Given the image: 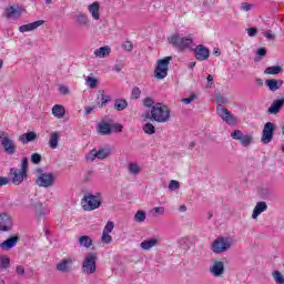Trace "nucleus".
Here are the masks:
<instances>
[{"label":"nucleus","mask_w":284,"mask_h":284,"mask_svg":"<svg viewBox=\"0 0 284 284\" xmlns=\"http://www.w3.org/2000/svg\"><path fill=\"white\" fill-rule=\"evenodd\" d=\"M16 274H18V276H23V274H26V268L21 265L17 266Z\"/></svg>","instance_id":"bf43d9fd"},{"label":"nucleus","mask_w":284,"mask_h":284,"mask_svg":"<svg viewBox=\"0 0 284 284\" xmlns=\"http://www.w3.org/2000/svg\"><path fill=\"white\" fill-rule=\"evenodd\" d=\"M194 54L197 61H207L210 59V49L203 44H200L194 49Z\"/></svg>","instance_id":"ddd939ff"},{"label":"nucleus","mask_w":284,"mask_h":284,"mask_svg":"<svg viewBox=\"0 0 284 284\" xmlns=\"http://www.w3.org/2000/svg\"><path fill=\"white\" fill-rule=\"evenodd\" d=\"M41 161H43V156H41V154L39 153L31 154V163H33L34 165H39Z\"/></svg>","instance_id":"a18cd8bd"},{"label":"nucleus","mask_w":284,"mask_h":284,"mask_svg":"<svg viewBox=\"0 0 284 284\" xmlns=\"http://www.w3.org/2000/svg\"><path fill=\"white\" fill-rule=\"evenodd\" d=\"M151 121H156V123H168L170 121V108L165 104H154L151 108Z\"/></svg>","instance_id":"f03ea898"},{"label":"nucleus","mask_w":284,"mask_h":284,"mask_svg":"<svg viewBox=\"0 0 284 284\" xmlns=\"http://www.w3.org/2000/svg\"><path fill=\"white\" fill-rule=\"evenodd\" d=\"M257 32H258V30H256V28H248L247 29L248 37H256Z\"/></svg>","instance_id":"e2e57ef3"},{"label":"nucleus","mask_w":284,"mask_h":284,"mask_svg":"<svg viewBox=\"0 0 284 284\" xmlns=\"http://www.w3.org/2000/svg\"><path fill=\"white\" fill-rule=\"evenodd\" d=\"M82 272L87 275L97 273V253H89L85 255L82 263Z\"/></svg>","instance_id":"6e6552de"},{"label":"nucleus","mask_w":284,"mask_h":284,"mask_svg":"<svg viewBox=\"0 0 284 284\" xmlns=\"http://www.w3.org/2000/svg\"><path fill=\"white\" fill-rule=\"evenodd\" d=\"M128 108V101L123 99H118L114 101V110H118V112H122V110H125Z\"/></svg>","instance_id":"4c0bfd02"},{"label":"nucleus","mask_w":284,"mask_h":284,"mask_svg":"<svg viewBox=\"0 0 284 284\" xmlns=\"http://www.w3.org/2000/svg\"><path fill=\"white\" fill-rule=\"evenodd\" d=\"M0 145L4 154H8L9 156L17 154V150H18L17 142L10 139V135L8 134V132L0 131Z\"/></svg>","instance_id":"39448f33"},{"label":"nucleus","mask_w":284,"mask_h":284,"mask_svg":"<svg viewBox=\"0 0 284 284\" xmlns=\"http://www.w3.org/2000/svg\"><path fill=\"white\" fill-rule=\"evenodd\" d=\"M253 139L254 138L252 136V134H243L242 138L240 139V143L244 148H247L248 145L252 144Z\"/></svg>","instance_id":"ea45409f"},{"label":"nucleus","mask_w":284,"mask_h":284,"mask_svg":"<svg viewBox=\"0 0 284 284\" xmlns=\"http://www.w3.org/2000/svg\"><path fill=\"white\" fill-rule=\"evenodd\" d=\"M283 80L276 79H268L265 81V85L271 92H277V90H281L283 88Z\"/></svg>","instance_id":"aec40b11"},{"label":"nucleus","mask_w":284,"mask_h":284,"mask_svg":"<svg viewBox=\"0 0 284 284\" xmlns=\"http://www.w3.org/2000/svg\"><path fill=\"white\" fill-rule=\"evenodd\" d=\"M141 98V89L139 87H135L132 89L131 99H140Z\"/></svg>","instance_id":"864d4df0"},{"label":"nucleus","mask_w":284,"mask_h":284,"mask_svg":"<svg viewBox=\"0 0 284 284\" xmlns=\"http://www.w3.org/2000/svg\"><path fill=\"white\" fill-rule=\"evenodd\" d=\"M284 105V98L274 100L268 108V114H278Z\"/></svg>","instance_id":"4be33fe9"},{"label":"nucleus","mask_w":284,"mask_h":284,"mask_svg":"<svg viewBox=\"0 0 284 284\" xmlns=\"http://www.w3.org/2000/svg\"><path fill=\"white\" fill-rule=\"evenodd\" d=\"M97 149L91 150L89 153L85 154V161L87 163H94L97 161Z\"/></svg>","instance_id":"a19ab883"},{"label":"nucleus","mask_w":284,"mask_h":284,"mask_svg":"<svg viewBox=\"0 0 284 284\" xmlns=\"http://www.w3.org/2000/svg\"><path fill=\"white\" fill-rule=\"evenodd\" d=\"M8 183H9L8 178L0 176V187H2V185H8Z\"/></svg>","instance_id":"338daca9"},{"label":"nucleus","mask_w":284,"mask_h":284,"mask_svg":"<svg viewBox=\"0 0 284 284\" xmlns=\"http://www.w3.org/2000/svg\"><path fill=\"white\" fill-rule=\"evenodd\" d=\"M26 12V9L21 6H11L7 8L6 10V17L7 19H10L11 21H18V19H21L23 17V13Z\"/></svg>","instance_id":"9d476101"},{"label":"nucleus","mask_w":284,"mask_h":284,"mask_svg":"<svg viewBox=\"0 0 284 284\" xmlns=\"http://www.w3.org/2000/svg\"><path fill=\"white\" fill-rule=\"evenodd\" d=\"M170 61H172V57H165L156 61L154 69L155 79L163 80L165 77H168V72L170 70Z\"/></svg>","instance_id":"0eeeda50"},{"label":"nucleus","mask_w":284,"mask_h":284,"mask_svg":"<svg viewBox=\"0 0 284 284\" xmlns=\"http://www.w3.org/2000/svg\"><path fill=\"white\" fill-rule=\"evenodd\" d=\"M121 70H123V64L122 63H118L113 67L114 72H121Z\"/></svg>","instance_id":"69168bd1"},{"label":"nucleus","mask_w":284,"mask_h":284,"mask_svg":"<svg viewBox=\"0 0 284 284\" xmlns=\"http://www.w3.org/2000/svg\"><path fill=\"white\" fill-rule=\"evenodd\" d=\"M110 52L112 50L109 45L100 47L99 49H95L93 54L97 57V59H105V57H110Z\"/></svg>","instance_id":"a878e982"},{"label":"nucleus","mask_w":284,"mask_h":284,"mask_svg":"<svg viewBox=\"0 0 284 284\" xmlns=\"http://www.w3.org/2000/svg\"><path fill=\"white\" fill-rule=\"evenodd\" d=\"M75 21L78 26H90V18L81 11L75 14Z\"/></svg>","instance_id":"7c9ffc66"},{"label":"nucleus","mask_w":284,"mask_h":284,"mask_svg":"<svg viewBox=\"0 0 284 284\" xmlns=\"http://www.w3.org/2000/svg\"><path fill=\"white\" fill-rule=\"evenodd\" d=\"M233 245H234V237L220 236L212 242L211 250L213 254H223L227 252V250H232Z\"/></svg>","instance_id":"f257e3e1"},{"label":"nucleus","mask_w":284,"mask_h":284,"mask_svg":"<svg viewBox=\"0 0 284 284\" xmlns=\"http://www.w3.org/2000/svg\"><path fill=\"white\" fill-rule=\"evenodd\" d=\"M110 95L105 94V90H100L98 95V105L99 108H105L110 103Z\"/></svg>","instance_id":"bb28decb"},{"label":"nucleus","mask_w":284,"mask_h":284,"mask_svg":"<svg viewBox=\"0 0 284 284\" xmlns=\"http://www.w3.org/2000/svg\"><path fill=\"white\" fill-rule=\"evenodd\" d=\"M84 81L85 85L91 89L98 88L99 85V79H97V77H94L93 74L87 77L84 75Z\"/></svg>","instance_id":"473e14b6"},{"label":"nucleus","mask_w":284,"mask_h":284,"mask_svg":"<svg viewBox=\"0 0 284 284\" xmlns=\"http://www.w3.org/2000/svg\"><path fill=\"white\" fill-rule=\"evenodd\" d=\"M181 183L176 180H171L169 183V190L170 192H176V190H180Z\"/></svg>","instance_id":"c03bdc74"},{"label":"nucleus","mask_w":284,"mask_h":284,"mask_svg":"<svg viewBox=\"0 0 284 284\" xmlns=\"http://www.w3.org/2000/svg\"><path fill=\"white\" fill-rule=\"evenodd\" d=\"M22 172L28 173V158H23L21 162V169H19Z\"/></svg>","instance_id":"5fc2aeb1"},{"label":"nucleus","mask_w":284,"mask_h":284,"mask_svg":"<svg viewBox=\"0 0 284 284\" xmlns=\"http://www.w3.org/2000/svg\"><path fill=\"white\" fill-rule=\"evenodd\" d=\"M282 68L280 65H273L265 69L264 74H281Z\"/></svg>","instance_id":"79ce46f5"},{"label":"nucleus","mask_w":284,"mask_h":284,"mask_svg":"<svg viewBox=\"0 0 284 284\" xmlns=\"http://www.w3.org/2000/svg\"><path fill=\"white\" fill-rule=\"evenodd\" d=\"M216 112L222 121L227 123V125H236V123H239V119H236V116H234V114H232V112H230V110H227L225 106H216Z\"/></svg>","instance_id":"1a4fd4ad"},{"label":"nucleus","mask_w":284,"mask_h":284,"mask_svg":"<svg viewBox=\"0 0 284 284\" xmlns=\"http://www.w3.org/2000/svg\"><path fill=\"white\" fill-rule=\"evenodd\" d=\"M98 132L103 136H108V134H112V124L102 121L98 124Z\"/></svg>","instance_id":"b1692460"},{"label":"nucleus","mask_w":284,"mask_h":284,"mask_svg":"<svg viewBox=\"0 0 284 284\" xmlns=\"http://www.w3.org/2000/svg\"><path fill=\"white\" fill-rule=\"evenodd\" d=\"M215 103L217 108H221V105H227V103H230V99H227V95L223 93H215Z\"/></svg>","instance_id":"f704fd0d"},{"label":"nucleus","mask_w":284,"mask_h":284,"mask_svg":"<svg viewBox=\"0 0 284 284\" xmlns=\"http://www.w3.org/2000/svg\"><path fill=\"white\" fill-rule=\"evenodd\" d=\"M113 230H114V222L109 221V222L105 224V226H104V229H103V232L106 233V234H111V232H113Z\"/></svg>","instance_id":"3c124183"},{"label":"nucleus","mask_w":284,"mask_h":284,"mask_svg":"<svg viewBox=\"0 0 284 284\" xmlns=\"http://www.w3.org/2000/svg\"><path fill=\"white\" fill-rule=\"evenodd\" d=\"M192 101H196V93H191L189 98L182 99V103H184V105H190Z\"/></svg>","instance_id":"8fccbe9b"},{"label":"nucleus","mask_w":284,"mask_h":284,"mask_svg":"<svg viewBox=\"0 0 284 284\" xmlns=\"http://www.w3.org/2000/svg\"><path fill=\"white\" fill-rule=\"evenodd\" d=\"M265 54H267V50L265 48L257 49L255 61H260L261 57H265Z\"/></svg>","instance_id":"603ef678"},{"label":"nucleus","mask_w":284,"mask_h":284,"mask_svg":"<svg viewBox=\"0 0 284 284\" xmlns=\"http://www.w3.org/2000/svg\"><path fill=\"white\" fill-rule=\"evenodd\" d=\"M60 134L59 132L54 131L50 134L49 138V148H51V150H57V148H59V139H60Z\"/></svg>","instance_id":"c756f323"},{"label":"nucleus","mask_w":284,"mask_h":284,"mask_svg":"<svg viewBox=\"0 0 284 284\" xmlns=\"http://www.w3.org/2000/svg\"><path fill=\"white\" fill-rule=\"evenodd\" d=\"M36 184L39 187H52L57 183V175L52 172H43L41 168L36 170Z\"/></svg>","instance_id":"7ed1b4c3"},{"label":"nucleus","mask_w":284,"mask_h":284,"mask_svg":"<svg viewBox=\"0 0 284 284\" xmlns=\"http://www.w3.org/2000/svg\"><path fill=\"white\" fill-rule=\"evenodd\" d=\"M73 263H74V258L73 257L62 258L57 264V270H58V272H70V270H72V264Z\"/></svg>","instance_id":"a211bd4d"},{"label":"nucleus","mask_w":284,"mask_h":284,"mask_svg":"<svg viewBox=\"0 0 284 284\" xmlns=\"http://www.w3.org/2000/svg\"><path fill=\"white\" fill-rule=\"evenodd\" d=\"M43 23V20H38L28 24H22L19 27V32H21L22 34H24V32H32L37 30V28H41Z\"/></svg>","instance_id":"6ab92c4d"},{"label":"nucleus","mask_w":284,"mask_h":284,"mask_svg":"<svg viewBox=\"0 0 284 284\" xmlns=\"http://www.w3.org/2000/svg\"><path fill=\"white\" fill-rule=\"evenodd\" d=\"M10 176L13 185H21L22 181H26L28 173L21 171L20 169H11Z\"/></svg>","instance_id":"f8f14e48"},{"label":"nucleus","mask_w":284,"mask_h":284,"mask_svg":"<svg viewBox=\"0 0 284 284\" xmlns=\"http://www.w3.org/2000/svg\"><path fill=\"white\" fill-rule=\"evenodd\" d=\"M59 90H60L61 94H68V92H70V90L65 85L60 87Z\"/></svg>","instance_id":"774afa93"},{"label":"nucleus","mask_w":284,"mask_h":284,"mask_svg":"<svg viewBox=\"0 0 284 284\" xmlns=\"http://www.w3.org/2000/svg\"><path fill=\"white\" fill-rule=\"evenodd\" d=\"M272 278L274 280L275 284H284V275L281 271L275 270L271 274Z\"/></svg>","instance_id":"c9c22d12"},{"label":"nucleus","mask_w":284,"mask_h":284,"mask_svg":"<svg viewBox=\"0 0 284 284\" xmlns=\"http://www.w3.org/2000/svg\"><path fill=\"white\" fill-rule=\"evenodd\" d=\"M267 211V203L265 202H257L253 213H252V219L256 220L258 219V216H261V214H263V212Z\"/></svg>","instance_id":"5701e85b"},{"label":"nucleus","mask_w":284,"mask_h":284,"mask_svg":"<svg viewBox=\"0 0 284 284\" xmlns=\"http://www.w3.org/2000/svg\"><path fill=\"white\" fill-rule=\"evenodd\" d=\"M51 113L55 119H63L65 116V108L61 104H55L52 106Z\"/></svg>","instance_id":"c85d7f7f"},{"label":"nucleus","mask_w":284,"mask_h":284,"mask_svg":"<svg viewBox=\"0 0 284 284\" xmlns=\"http://www.w3.org/2000/svg\"><path fill=\"white\" fill-rule=\"evenodd\" d=\"M142 130L144 134H149V135L155 134L156 132V128L154 126V124L150 122L144 123V125L142 126Z\"/></svg>","instance_id":"58836bf2"},{"label":"nucleus","mask_w":284,"mask_h":284,"mask_svg":"<svg viewBox=\"0 0 284 284\" xmlns=\"http://www.w3.org/2000/svg\"><path fill=\"white\" fill-rule=\"evenodd\" d=\"M169 43L173 45V48H179V50H185V48H191L194 40L191 36L182 37L179 33H174L169 38Z\"/></svg>","instance_id":"423d86ee"},{"label":"nucleus","mask_w":284,"mask_h":284,"mask_svg":"<svg viewBox=\"0 0 284 284\" xmlns=\"http://www.w3.org/2000/svg\"><path fill=\"white\" fill-rule=\"evenodd\" d=\"M78 243L80 247H87V250H90V247H92V239L88 235L80 236Z\"/></svg>","instance_id":"72a5a7b5"},{"label":"nucleus","mask_w":284,"mask_h":284,"mask_svg":"<svg viewBox=\"0 0 284 284\" xmlns=\"http://www.w3.org/2000/svg\"><path fill=\"white\" fill-rule=\"evenodd\" d=\"M156 245H159V239L156 237H151L140 243L141 250H144L146 252H149V250H152V247H156Z\"/></svg>","instance_id":"412c9836"},{"label":"nucleus","mask_w":284,"mask_h":284,"mask_svg":"<svg viewBox=\"0 0 284 284\" xmlns=\"http://www.w3.org/2000/svg\"><path fill=\"white\" fill-rule=\"evenodd\" d=\"M110 154H112V150L110 148H100L99 150H97V156L99 161H103L105 159H108V156H110Z\"/></svg>","instance_id":"2f4dec72"},{"label":"nucleus","mask_w":284,"mask_h":284,"mask_svg":"<svg viewBox=\"0 0 284 284\" xmlns=\"http://www.w3.org/2000/svg\"><path fill=\"white\" fill-rule=\"evenodd\" d=\"M206 80H207V85H206V88H212V85H213V81H214V77H212V74H209L207 75V78H206Z\"/></svg>","instance_id":"0e129e2a"},{"label":"nucleus","mask_w":284,"mask_h":284,"mask_svg":"<svg viewBox=\"0 0 284 284\" xmlns=\"http://www.w3.org/2000/svg\"><path fill=\"white\" fill-rule=\"evenodd\" d=\"M126 170L131 176H139V174L143 172V164L136 161L129 162L126 164Z\"/></svg>","instance_id":"2eb2a0df"},{"label":"nucleus","mask_w":284,"mask_h":284,"mask_svg":"<svg viewBox=\"0 0 284 284\" xmlns=\"http://www.w3.org/2000/svg\"><path fill=\"white\" fill-rule=\"evenodd\" d=\"M154 216H163V214H165V207L163 206H155L152 210Z\"/></svg>","instance_id":"de8ad7c7"},{"label":"nucleus","mask_w":284,"mask_h":284,"mask_svg":"<svg viewBox=\"0 0 284 284\" xmlns=\"http://www.w3.org/2000/svg\"><path fill=\"white\" fill-rule=\"evenodd\" d=\"M10 267V257L8 255H1L0 256V270L2 272H6Z\"/></svg>","instance_id":"e433bc0d"},{"label":"nucleus","mask_w":284,"mask_h":284,"mask_svg":"<svg viewBox=\"0 0 284 284\" xmlns=\"http://www.w3.org/2000/svg\"><path fill=\"white\" fill-rule=\"evenodd\" d=\"M101 241H102V243L108 245V244L112 243V235H110V233L102 232Z\"/></svg>","instance_id":"49530a36"},{"label":"nucleus","mask_w":284,"mask_h":284,"mask_svg":"<svg viewBox=\"0 0 284 284\" xmlns=\"http://www.w3.org/2000/svg\"><path fill=\"white\" fill-rule=\"evenodd\" d=\"M252 8H254V6L251 3H247V2L242 3V10H244V12H250Z\"/></svg>","instance_id":"052dcab7"},{"label":"nucleus","mask_w":284,"mask_h":284,"mask_svg":"<svg viewBox=\"0 0 284 284\" xmlns=\"http://www.w3.org/2000/svg\"><path fill=\"white\" fill-rule=\"evenodd\" d=\"M143 103H144L145 108H152V105H154V100L152 98H145L143 100Z\"/></svg>","instance_id":"6e6d98bb"},{"label":"nucleus","mask_w":284,"mask_h":284,"mask_svg":"<svg viewBox=\"0 0 284 284\" xmlns=\"http://www.w3.org/2000/svg\"><path fill=\"white\" fill-rule=\"evenodd\" d=\"M224 272H225V264H223V262L221 261H215L210 266V273L212 274V276H215V277L223 276Z\"/></svg>","instance_id":"dca6fc26"},{"label":"nucleus","mask_w":284,"mask_h":284,"mask_svg":"<svg viewBox=\"0 0 284 284\" xmlns=\"http://www.w3.org/2000/svg\"><path fill=\"white\" fill-rule=\"evenodd\" d=\"M148 219L145 211H138L134 215L135 223H143Z\"/></svg>","instance_id":"37998d69"},{"label":"nucleus","mask_w":284,"mask_h":284,"mask_svg":"<svg viewBox=\"0 0 284 284\" xmlns=\"http://www.w3.org/2000/svg\"><path fill=\"white\" fill-rule=\"evenodd\" d=\"M17 243H19L18 236H11L4 242L0 244L1 250H12V247L17 246Z\"/></svg>","instance_id":"393cba45"},{"label":"nucleus","mask_w":284,"mask_h":284,"mask_svg":"<svg viewBox=\"0 0 284 284\" xmlns=\"http://www.w3.org/2000/svg\"><path fill=\"white\" fill-rule=\"evenodd\" d=\"M97 110V105H89L84 108V114H92Z\"/></svg>","instance_id":"13d9d810"},{"label":"nucleus","mask_w":284,"mask_h":284,"mask_svg":"<svg viewBox=\"0 0 284 284\" xmlns=\"http://www.w3.org/2000/svg\"><path fill=\"white\" fill-rule=\"evenodd\" d=\"M111 130H114L115 132H123V124H120V123L112 124Z\"/></svg>","instance_id":"4d7b16f0"},{"label":"nucleus","mask_w":284,"mask_h":284,"mask_svg":"<svg viewBox=\"0 0 284 284\" xmlns=\"http://www.w3.org/2000/svg\"><path fill=\"white\" fill-rule=\"evenodd\" d=\"M37 140V133L34 131L27 132L19 136V141L23 143V145L28 143H32V141Z\"/></svg>","instance_id":"cd10ccee"},{"label":"nucleus","mask_w":284,"mask_h":284,"mask_svg":"<svg viewBox=\"0 0 284 284\" xmlns=\"http://www.w3.org/2000/svg\"><path fill=\"white\" fill-rule=\"evenodd\" d=\"M101 193L87 194L82 199V209L84 212H94V210H99V207H101Z\"/></svg>","instance_id":"20e7f679"},{"label":"nucleus","mask_w":284,"mask_h":284,"mask_svg":"<svg viewBox=\"0 0 284 284\" xmlns=\"http://www.w3.org/2000/svg\"><path fill=\"white\" fill-rule=\"evenodd\" d=\"M231 138L234 139V141H241L243 138V131L241 130H235L231 133Z\"/></svg>","instance_id":"09e8293b"},{"label":"nucleus","mask_w":284,"mask_h":284,"mask_svg":"<svg viewBox=\"0 0 284 284\" xmlns=\"http://www.w3.org/2000/svg\"><path fill=\"white\" fill-rule=\"evenodd\" d=\"M12 230V217L8 213L0 214V232H10Z\"/></svg>","instance_id":"4468645a"},{"label":"nucleus","mask_w":284,"mask_h":284,"mask_svg":"<svg viewBox=\"0 0 284 284\" xmlns=\"http://www.w3.org/2000/svg\"><path fill=\"white\" fill-rule=\"evenodd\" d=\"M272 139H274V123L267 122L262 131L261 141L264 145H267V143H272Z\"/></svg>","instance_id":"9b49d317"},{"label":"nucleus","mask_w":284,"mask_h":284,"mask_svg":"<svg viewBox=\"0 0 284 284\" xmlns=\"http://www.w3.org/2000/svg\"><path fill=\"white\" fill-rule=\"evenodd\" d=\"M123 48H124V50H126V52H132V48H133L132 42L125 41L123 43Z\"/></svg>","instance_id":"680f3d73"},{"label":"nucleus","mask_w":284,"mask_h":284,"mask_svg":"<svg viewBox=\"0 0 284 284\" xmlns=\"http://www.w3.org/2000/svg\"><path fill=\"white\" fill-rule=\"evenodd\" d=\"M88 11L94 21H99L101 19V3L98 1L89 4Z\"/></svg>","instance_id":"f3484780"}]
</instances>
